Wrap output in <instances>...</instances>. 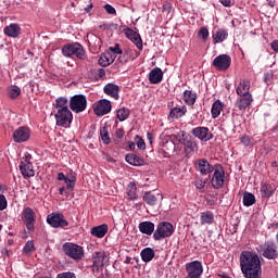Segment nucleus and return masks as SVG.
I'll return each instance as SVG.
<instances>
[{
  "label": "nucleus",
  "instance_id": "obj_43",
  "mask_svg": "<svg viewBox=\"0 0 278 278\" xmlns=\"http://www.w3.org/2000/svg\"><path fill=\"white\" fill-rule=\"evenodd\" d=\"M100 136L104 144H110V132H108L106 127L100 128Z\"/></svg>",
  "mask_w": 278,
  "mask_h": 278
},
{
  "label": "nucleus",
  "instance_id": "obj_16",
  "mask_svg": "<svg viewBox=\"0 0 278 278\" xmlns=\"http://www.w3.org/2000/svg\"><path fill=\"white\" fill-rule=\"evenodd\" d=\"M211 184L215 190H220L225 186V170L223 167L214 170Z\"/></svg>",
  "mask_w": 278,
  "mask_h": 278
},
{
  "label": "nucleus",
  "instance_id": "obj_57",
  "mask_svg": "<svg viewBox=\"0 0 278 278\" xmlns=\"http://www.w3.org/2000/svg\"><path fill=\"white\" fill-rule=\"evenodd\" d=\"M92 8H93V4H92V2H91L90 4H88V5L85 8V12H87V14H90Z\"/></svg>",
  "mask_w": 278,
  "mask_h": 278
},
{
  "label": "nucleus",
  "instance_id": "obj_40",
  "mask_svg": "<svg viewBox=\"0 0 278 278\" xmlns=\"http://www.w3.org/2000/svg\"><path fill=\"white\" fill-rule=\"evenodd\" d=\"M129 114H130L129 109L122 108V109L117 110L116 116H117L118 121H121V123H123V121H127L129 118Z\"/></svg>",
  "mask_w": 278,
  "mask_h": 278
},
{
  "label": "nucleus",
  "instance_id": "obj_41",
  "mask_svg": "<svg viewBox=\"0 0 278 278\" xmlns=\"http://www.w3.org/2000/svg\"><path fill=\"white\" fill-rule=\"evenodd\" d=\"M64 181L66 184L67 190H73V188H75V182L77 181V178L73 174H71L66 176Z\"/></svg>",
  "mask_w": 278,
  "mask_h": 278
},
{
  "label": "nucleus",
  "instance_id": "obj_5",
  "mask_svg": "<svg viewBox=\"0 0 278 278\" xmlns=\"http://www.w3.org/2000/svg\"><path fill=\"white\" fill-rule=\"evenodd\" d=\"M257 253L265 260H278L277 244L273 241H267L256 248Z\"/></svg>",
  "mask_w": 278,
  "mask_h": 278
},
{
  "label": "nucleus",
  "instance_id": "obj_33",
  "mask_svg": "<svg viewBox=\"0 0 278 278\" xmlns=\"http://www.w3.org/2000/svg\"><path fill=\"white\" fill-rule=\"evenodd\" d=\"M200 223L201 225H212L214 223V213L212 211L201 213Z\"/></svg>",
  "mask_w": 278,
  "mask_h": 278
},
{
  "label": "nucleus",
  "instance_id": "obj_4",
  "mask_svg": "<svg viewBox=\"0 0 278 278\" xmlns=\"http://www.w3.org/2000/svg\"><path fill=\"white\" fill-rule=\"evenodd\" d=\"M62 250L67 257H71V260H75L76 262L84 260V248L79 244L65 242Z\"/></svg>",
  "mask_w": 278,
  "mask_h": 278
},
{
  "label": "nucleus",
  "instance_id": "obj_24",
  "mask_svg": "<svg viewBox=\"0 0 278 278\" xmlns=\"http://www.w3.org/2000/svg\"><path fill=\"white\" fill-rule=\"evenodd\" d=\"M3 31L9 38H18L21 36V26L18 24H10L4 27Z\"/></svg>",
  "mask_w": 278,
  "mask_h": 278
},
{
  "label": "nucleus",
  "instance_id": "obj_27",
  "mask_svg": "<svg viewBox=\"0 0 278 278\" xmlns=\"http://www.w3.org/2000/svg\"><path fill=\"white\" fill-rule=\"evenodd\" d=\"M119 88L117 85L114 84H108L106 86H104V92L105 94H109V97H112L113 99H115V101H118L119 96Z\"/></svg>",
  "mask_w": 278,
  "mask_h": 278
},
{
  "label": "nucleus",
  "instance_id": "obj_31",
  "mask_svg": "<svg viewBox=\"0 0 278 278\" xmlns=\"http://www.w3.org/2000/svg\"><path fill=\"white\" fill-rule=\"evenodd\" d=\"M141 260L142 262H146V264H149L155 257V251L152 248H144L141 253Z\"/></svg>",
  "mask_w": 278,
  "mask_h": 278
},
{
  "label": "nucleus",
  "instance_id": "obj_63",
  "mask_svg": "<svg viewBox=\"0 0 278 278\" xmlns=\"http://www.w3.org/2000/svg\"><path fill=\"white\" fill-rule=\"evenodd\" d=\"M7 188L3 185H0V192H5Z\"/></svg>",
  "mask_w": 278,
  "mask_h": 278
},
{
  "label": "nucleus",
  "instance_id": "obj_36",
  "mask_svg": "<svg viewBox=\"0 0 278 278\" xmlns=\"http://www.w3.org/2000/svg\"><path fill=\"white\" fill-rule=\"evenodd\" d=\"M186 112H188V109L186 106L174 108L169 112V117L181 118V116H186Z\"/></svg>",
  "mask_w": 278,
  "mask_h": 278
},
{
  "label": "nucleus",
  "instance_id": "obj_17",
  "mask_svg": "<svg viewBox=\"0 0 278 278\" xmlns=\"http://www.w3.org/2000/svg\"><path fill=\"white\" fill-rule=\"evenodd\" d=\"M94 112L97 116H105L112 112V103L105 99L100 100L94 106Z\"/></svg>",
  "mask_w": 278,
  "mask_h": 278
},
{
  "label": "nucleus",
  "instance_id": "obj_11",
  "mask_svg": "<svg viewBox=\"0 0 278 278\" xmlns=\"http://www.w3.org/2000/svg\"><path fill=\"white\" fill-rule=\"evenodd\" d=\"M20 170L24 178L34 177V175H36V172L34 170V164H31V156L29 154H26L22 157L20 163Z\"/></svg>",
  "mask_w": 278,
  "mask_h": 278
},
{
  "label": "nucleus",
  "instance_id": "obj_60",
  "mask_svg": "<svg viewBox=\"0 0 278 278\" xmlns=\"http://www.w3.org/2000/svg\"><path fill=\"white\" fill-rule=\"evenodd\" d=\"M197 188H199V190H203V188H205V182H197Z\"/></svg>",
  "mask_w": 278,
  "mask_h": 278
},
{
  "label": "nucleus",
  "instance_id": "obj_22",
  "mask_svg": "<svg viewBox=\"0 0 278 278\" xmlns=\"http://www.w3.org/2000/svg\"><path fill=\"white\" fill-rule=\"evenodd\" d=\"M181 134L182 138L180 139V142H182L186 153H192V151L197 149V142H194L192 137L186 136V132L182 131Z\"/></svg>",
  "mask_w": 278,
  "mask_h": 278
},
{
  "label": "nucleus",
  "instance_id": "obj_58",
  "mask_svg": "<svg viewBox=\"0 0 278 278\" xmlns=\"http://www.w3.org/2000/svg\"><path fill=\"white\" fill-rule=\"evenodd\" d=\"M165 147H170L172 151H175V143L173 141H169V142L167 141L165 143Z\"/></svg>",
  "mask_w": 278,
  "mask_h": 278
},
{
  "label": "nucleus",
  "instance_id": "obj_19",
  "mask_svg": "<svg viewBox=\"0 0 278 278\" xmlns=\"http://www.w3.org/2000/svg\"><path fill=\"white\" fill-rule=\"evenodd\" d=\"M106 257L105 252H96L93 254L92 273H99L103 268Z\"/></svg>",
  "mask_w": 278,
  "mask_h": 278
},
{
  "label": "nucleus",
  "instance_id": "obj_28",
  "mask_svg": "<svg viewBox=\"0 0 278 278\" xmlns=\"http://www.w3.org/2000/svg\"><path fill=\"white\" fill-rule=\"evenodd\" d=\"M228 37L229 34L227 33V30L219 28L213 34V41L215 45H219L220 42H225Z\"/></svg>",
  "mask_w": 278,
  "mask_h": 278
},
{
  "label": "nucleus",
  "instance_id": "obj_18",
  "mask_svg": "<svg viewBox=\"0 0 278 278\" xmlns=\"http://www.w3.org/2000/svg\"><path fill=\"white\" fill-rule=\"evenodd\" d=\"M124 34L128 40H131V42L136 45L137 49L142 51V37H140V34L136 33V30L131 28L124 29Z\"/></svg>",
  "mask_w": 278,
  "mask_h": 278
},
{
  "label": "nucleus",
  "instance_id": "obj_50",
  "mask_svg": "<svg viewBox=\"0 0 278 278\" xmlns=\"http://www.w3.org/2000/svg\"><path fill=\"white\" fill-rule=\"evenodd\" d=\"M56 278H77L74 273L71 271H64L59 275H56Z\"/></svg>",
  "mask_w": 278,
  "mask_h": 278
},
{
  "label": "nucleus",
  "instance_id": "obj_9",
  "mask_svg": "<svg viewBox=\"0 0 278 278\" xmlns=\"http://www.w3.org/2000/svg\"><path fill=\"white\" fill-rule=\"evenodd\" d=\"M187 276L186 278H201L203 275V264L201 261H192L185 265Z\"/></svg>",
  "mask_w": 278,
  "mask_h": 278
},
{
  "label": "nucleus",
  "instance_id": "obj_21",
  "mask_svg": "<svg viewBox=\"0 0 278 278\" xmlns=\"http://www.w3.org/2000/svg\"><path fill=\"white\" fill-rule=\"evenodd\" d=\"M275 190H277V187H275V185L262 182L260 193L263 199H270V197L275 194Z\"/></svg>",
  "mask_w": 278,
  "mask_h": 278
},
{
  "label": "nucleus",
  "instance_id": "obj_53",
  "mask_svg": "<svg viewBox=\"0 0 278 278\" xmlns=\"http://www.w3.org/2000/svg\"><path fill=\"white\" fill-rule=\"evenodd\" d=\"M241 142L242 144H244V147H251V137L249 136L241 137Z\"/></svg>",
  "mask_w": 278,
  "mask_h": 278
},
{
  "label": "nucleus",
  "instance_id": "obj_64",
  "mask_svg": "<svg viewBox=\"0 0 278 278\" xmlns=\"http://www.w3.org/2000/svg\"><path fill=\"white\" fill-rule=\"evenodd\" d=\"M163 10H170V4H164Z\"/></svg>",
  "mask_w": 278,
  "mask_h": 278
},
{
  "label": "nucleus",
  "instance_id": "obj_44",
  "mask_svg": "<svg viewBox=\"0 0 278 278\" xmlns=\"http://www.w3.org/2000/svg\"><path fill=\"white\" fill-rule=\"evenodd\" d=\"M124 136H125V130L123 128H117L114 135L115 144L121 143Z\"/></svg>",
  "mask_w": 278,
  "mask_h": 278
},
{
  "label": "nucleus",
  "instance_id": "obj_29",
  "mask_svg": "<svg viewBox=\"0 0 278 278\" xmlns=\"http://www.w3.org/2000/svg\"><path fill=\"white\" fill-rule=\"evenodd\" d=\"M122 53L123 54L118 56V62H121V64H127L129 60H136V58L134 56V53H136V50H131L127 48Z\"/></svg>",
  "mask_w": 278,
  "mask_h": 278
},
{
  "label": "nucleus",
  "instance_id": "obj_6",
  "mask_svg": "<svg viewBox=\"0 0 278 278\" xmlns=\"http://www.w3.org/2000/svg\"><path fill=\"white\" fill-rule=\"evenodd\" d=\"M62 53L65 58L76 55L78 60H86V51L84 50V46L78 42L65 45L62 48Z\"/></svg>",
  "mask_w": 278,
  "mask_h": 278
},
{
  "label": "nucleus",
  "instance_id": "obj_51",
  "mask_svg": "<svg viewBox=\"0 0 278 278\" xmlns=\"http://www.w3.org/2000/svg\"><path fill=\"white\" fill-rule=\"evenodd\" d=\"M110 51L116 53V55H123V50L121 49V46L118 43H116L114 47H111Z\"/></svg>",
  "mask_w": 278,
  "mask_h": 278
},
{
  "label": "nucleus",
  "instance_id": "obj_34",
  "mask_svg": "<svg viewBox=\"0 0 278 278\" xmlns=\"http://www.w3.org/2000/svg\"><path fill=\"white\" fill-rule=\"evenodd\" d=\"M127 197L130 201L138 200V187L135 182H130L127 187Z\"/></svg>",
  "mask_w": 278,
  "mask_h": 278
},
{
  "label": "nucleus",
  "instance_id": "obj_23",
  "mask_svg": "<svg viewBox=\"0 0 278 278\" xmlns=\"http://www.w3.org/2000/svg\"><path fill=\"white\" fill-rule=\"evenodd\" d=\"M162 79H164V73L162 72V68L154 67L149 73V81L150 84H160L162 83Z\"/></svg>",
  "mask_w": 278,
  "mask_h": 278
},
{
  "label": "nucleus",
  "instance_id": "obj_30",
  "mask_svg": "<svg viewBox=\"0 0 278 278\" xmlns=\"http://www.w3.org/2000/svg\"><path fill=\"white\" fill-rule=\"evenodd\" d=\"M125 160L130 166H143L144 164V160L136 154H127Z\"/></svg>",
  "mask_w": 278,
  "mask_h": 278
},
{
  "label": "nucleus",
  "instance_id": "obj_48",
  "mask_svg": "<svg viewBox=\"0 0 278 278\" xmlns=\"http://www.w3.org/2000/svg\"><path fill=\"white\" fill-rule=\"evenodd\" d=\"M135 141L137 143L138 149H140L141 151H144V149H147V143L144 142V139L141 137H136Z\"/></svg>",
  "mask_w": 278,
  "mask_h": 278
},
{
  "label": "nucleus",
  "instance_id": "obj_1",
  "mask_svg": "<svg viewBox=\"0 0 278 278\" xmlns=\"http://www.w3.org/2000/svg\"><path fill=\"white\" fill-rule=\"evenodd\" d=\"M241 273L245 278H262V261L260 255L243 251L240 255Z\"/></svg>",
  "mask_w": 278,
  "mask_h": 278
},
{
  "label": "nucleus",
  "instance_id": "obj_14",
  "mask_svg": "<svg viewBox=\"0 0 278 278\" xmlns=\"http://www.w3.org/2000/svg\"><path fill=\"white\" fill-rule=\"evenodd\" d=\"M212 64L216 71H228L229 66H231V56L219 54L213 60Z\"/></svg>",
  "mask_w": 278,
  "mask_h": 278
},
{
  "label": "nucleus",
  "instance_id": "obj_52",
  "mask_svg": "<svg viewBox=\"0 0 278 278\" xmlns=\"http://www.w3.org/2000/svg\"><path fill=\"white\" fill-rule=\"evenodd\" d=\"M104 10L105 12H108L109 14L116 16V9H114V7H112L111 4H105L104 5Z\"/></svg>",
  "mask_w": 278,
  "mask_h": 278
},
{
  "label": "nucleus",
  "instance_id": "obj_59",
  "mask_svg": "<svg viewBox=\"0 0 278 278\" xmlns=\"http://www.w3.org/2000/svg\"><path fill=\"white\" fill-rule=\"evenodd\" d=\"M98 77H105V70L100 68L98 72Z\"/></svg>",
  "mask_w": 278,
  "mask_h": 278
},
{
  "label": "nucleus",
  "instance_id": "obj_20",
  "mask_svg": "<svg viewBox=\"0 0 278 278\" xmlns=\"http://www.w3.org/2000/svg\"><path fill=\"white\" fill-rule=\"evenodd\" d=\"M195 168L201 173V175H210L214 172V166L210 164L207 160L200 159L195 162Z\"/></svg>",
  "mask_w": 278,
  "mask_h": 278
},
{
  "label": "nucleus",
  "instance_id": "obj_25",
  "mask_svg": "<svg viewBox=\"0 0 278 278\" xmlns=\"http://www.w3.org/2000/svg\"><path fill=\"white\" fill-rule=\"evenodd\" d=\"M139 231L146 236H153L155 233V224L152 222H141L139 224Z\"/></svg>",
  "mask_w": 278,
  "mask_h": 278
},
{
  "label": "nucleus",
  "instance_id": "obj_55",
  "mask_svg": "<svg viewBox=\"0 0 278 278\" xmlns=\"http://www.w3.org/2000/svg\"><path fill=\"white\" fill-rule=\"evenodd\" d=\"M271 49L273 51L278 53V40H275L274 42H271Z\"/></svg>",
  "mask_w": 278,
  "mask_h": 278
},
{
  "label": "nucleus",
  "instance_id": "obj_32",
  "mask_svg": "<svg viewBox=\"0 0 278 278\" xmlns=\"http://www.w3.org/2000/svg\"><path fill=\"white\" fill-rule=\"evenodd\" d=\"M182 97L187 105H194L197 103V92L192 90H185Z\"/></svg>",
  "mask_w": 278,
  "mask_h": 278
},
{
  "label": "nucleus",
  "instance_id": "obj_39",
  "mask_svg": "<svg viewBox=\"0 0 278 278\" xmlns=\"http://www.w3.org/2000/svg\"><path fill=\"white\" fill-rule=\"evenodd\" d=\"M255 203V195L253 193L247 192L243 194V205L245 207H251Z\"/></svg>",
  "mask_w": 278,
  "mask_h": 278
},
{
  "label": "nucleus",
  "instance_id": "obj_46",
  "mask_svg": "<svg viewBox=\"0 0 278 278\" xmlns=\"http://www.w3.org/2000/svg\"><path fill=\"white\" fill-rule=\"evenodd\" d=\"M113 63H114V59H110L108 58V55H102L99 59L100 66H110V64H113Z\"/></svg>",
  "mask_w": 278,
  "mask_h": 278
},
{
  "label": "nucleus",
  "instance_id": "obj_15",
  "mask_svg": "<svg viewBox=\"0 0 278 278\" xmlns=\"http://www.w3.org/2000/svg\"><path fill=\"white\" fill-rule=\"evenodd\" d=\"M191 134H192V136H194V138H198L202 142H207V141L212 140V137H213L212 132L210 131V128L203 127V126L193 128L191 130Z\"/></svg>",
  "mask_w": 278,
  "mask_h": 278
},
{
  "label": "nucleus",
  "instance_id": "obj_38",
  "mask_svg": "<svg viewBox=\"0 0 278 278\" xmlns=\"http://www.w3.org/2000/svg\"><path fill=\"white\" fill-rule=\"evenodd\" d=\"M54 108L56 111L68 110V99L64 97H59L55 100Z\"/></svg>",
  "mask_w": 278,
  "mask_h": 278
},
{
  "label": "nucleus",
  "instance_id": "obj_37",
  "mask_svg": "<svg viewBox=\"0 0 278 278\" xmlns=\"http://www.w3.org/2000/svg\"><path fill=\"white\" fill-rule=\"evenodd\" d=\"M142 199L147 203V205L157 204V197H155V194H153L151 191L143 192Z\"/></svg>",
  "mask_w": 278,
  "mask_h": 278
},
{
  "label": "nucleus",
  "instance_id": "obj_61",
  "mask_svg": "<svg viewBox=\"0 0 278 278\" xmlns=\"http://www.w3.org/2000/svg\"><path fill=\"white\" fill-rule=\"evenodd\" d=\"M1 254H2V255H9V251H8V249H5V248H4V249H2Z\"/></svg>",
  "mask_w": 278,
  "mask_h": 278
},
{
  "label": "nucleus",
  "instance_id": "obj_49",
  "mask_svg": "<svg viewBox=\"0 0 278 278\" xmlns=\"http://www.w3.org/2000/svg\"><path fill=\"white\" fill-rule=\"evenodd\" d=\"M3 210H8V199L5 195L0 194V212H3Z\"/></svg>",
  "mask_w": 278,
  "mask_h": 278
},
{
  "label": "nucleus",
  "instance_id": "obj_2",
  "mask_svg": "<svg viewBox=\"0 0 278 278\" xmlns=\"http://www.w3.org/2000/svg\"><path fill=\"white\" fill-rule=\"evenodd\" d=\"M238 99L236 108L240 111L247 110L253 103V94H251V80L249 78H241L236 88Z\"/></svg>",
  "mask_w": 278,
  "mask_h": 278
},
{
  "label": "nucleus",
  "instance_id": "obj_10",
  "mask_svg": "<svg viewBox=\"0 0 278 278\" xmlns=\"http://www.w3.org/2000/svg\"><path fill=\"white\" fill-rule=\"evenodd\" d=\"M54 118L58 127L71 125L73 123V112H71V109L56 111L54 114Z\"/></svg>",
  "mask_w": 278,
  "mask_h": 278
},
{
  "label": "nucleus",
  "instance_id": "obj_42",
  "mask_svg": "<svg viewBox=\"0 0 278 278\" xmlns=\"http://www.w3.org/2000/svg\"><path fill=\"white\" fill-rule=\"evenodd\" d=\"M9 94L11 99H16L17 97H21V88L16 85H12L9 87Z\"/></svg>",
  "mask_w": 278,
  "mask_h": 278
},
{
  "label": "nucleus",
  "instance_id": "obj_54",
  "mask_svg": "<svg viewBox=\"0 0 278 278\" xmlns=\"http://www.w3.org/2000/svg\"><path fill=\"white\" fill-rule=\"evenodd\" d=\"M219 2L224 8H231V5H233V0H219Z\"/></svg>",
  "mask_w": 278,
  "mask_h": 278
},
{
  "label": "nucleus",
  "instance_id": "obj_35",
  "mask_svg": "<svg viewBox=\"0 0 278 278\" xmlns=\"http://www.w3.org/2000/svg\"><path fill=\"white\" fill-rule=\"evenodd\" d=\"M220 112H223V102L220 100H216L211 109L212 118H218L220 116Z\"/></svg>",
  "mask_w": 278,
  "mask_h": 278
},
{
  "label": "nucleus",
  "instance_id": "obj_13",
  "mask_svg": "<svg viewBox=\"0 0 278 278\" xmlns=\"http://www.w3.org/2000/svg\"><path fill=\"white\" fill-rule=\"evenodd\" d=\"M31 137V130L27 126H21L13 131L12 138L17 143L27 142Z\"/></svg>",
  "mask_w": 278,
  "mask_h": 278
},
{
  "label": "nucleus",
  "instance_id": "obj_47",
  "mask_svg": "<svg viewBox=\"0 0 278 278\" xmlns=\"http://www.w3.org/2000/svg\"><path fill=\"white\" fill-rule=\"evenodd\" d=\"M24 253L26 255H29L33 251H36V248L34 247V241H27L23 249Z\"/></svg>",
  "mask_w": 278,
  "mask_h": 278
},
{
  "label": "nucleus",
  "instance_id": "obj_45",
  "mask_svg": "<svg viewBox=\"0 0 278 278\" xmlns=\"http://www.w3.org/2000/svg\"><path fill=\"white\" fill-rule=\"evenodd\" d=\"M198 38H201L205 42L210 38V30L206 27H201L198 31Z\"/></svg>",
  "mask_w": 278,
  "mask_h": 278
},
{
  "label": "nucleus",
  "instance_id": "obj_8",
  "mask_svg": "<svg viewBox=\"0 0 278 278\" xmlns=\"http://www.w3.org/2000/svg\"><path fill=\"white\" fill-rule=\"evenodd\" d=\"M22 220L27 229V231H34L36 227V212L34 208L26 206L22 211Z\"/></svg>",
  "mask_w": 278,
  "mask_h": 278
},
{
  "label": "nucleus",
  "instance_id": "obj_3",
  "mask_svg": "<svg viewBox=\"0 0 278 278\" xmlns=\"http://www.w3.org/2000/svg\"><path fill=\"white\" fill-rule=\"evenodd\" d=\"M175 233V227L169 222H161L153 233V239L156 242L164 240L166 238H170Z\"/></svg>",
  "mask_w": 278,
  "mask_h": 278
},
{
  "label": "nucleus",
  "instance_id": "obj_56",
  "mask_svg": "<svg viewBox=\"0 0 278 278\" xmlns=\"http://www.w3.org/2000/svg\"><path fill=\"white\" fill-rule=\"evenodd\" d=\"M58 180L59 181H65L66 180V175H64V173H59L58 174Z\"/></svg>",
  "mask_w": 278,
  "mask_h": 278
},
{
  "label": "nucleus",
  "instance_id": "obj_7",
  "mask_svg": "<svg viewBox=\"0 0 278 278\" xmlns=\"http://www.w3.org/2000/svg\"><path fill=\"white\" fill-rule=\"evenodd\" d=\"M86 108H88V99L86 96L75 94L70 99V109L72 112L80 114V112H86Z\"/></svg>",
  "mask_w": 278,
  "mask_h": 278
},
{
  "label": "nucleus",
  "instance_id": "obj_12",
  "mask_svg": "<svg viewBox=\"0 0 278 278\" xmlns=\"http://www.w3.org/2000/svg\"><path fill=\"white\" fill-rule=\"evenodd\" d=\"M47 223L50 227L54 229L68 227V220L64 217L63 214L60 213H52L47 216Z\"/></svg>",
  "mask_w": 278,
  "mask_h": 278
},
{
  "label": "nucleus",
  "instance_id": "obj_62",
  "mask_svg": "<svg viewBox=\"0 0 278 278\" xmlns=\"http://www.w3.org/2000/svg\"><path fill=\"white\" fill-rule=\"evenodd\" d=\"M64 190H66V188L61 187V188L59 189V193H60V194H64Z\"/></svg>",
  "mask_w": 278,
  "mask_h": 278
},
{
  "label": "nucleus",
  "instance_id": "obj_26",
  "mask_svg": "<svg viewBox=\"0 0 278 278\" xmlns=\"http://www.w3.org/2000/svg\"><path fill=\"white\" fill-rule=\"evenodd\" d=\"M108 229H109L108 224H102L91 228L90 233L94 238H105V235L108 233Z\"/></svg>",
  "mask_w": 278,
  "mask_h": 278
}]
</instances>
